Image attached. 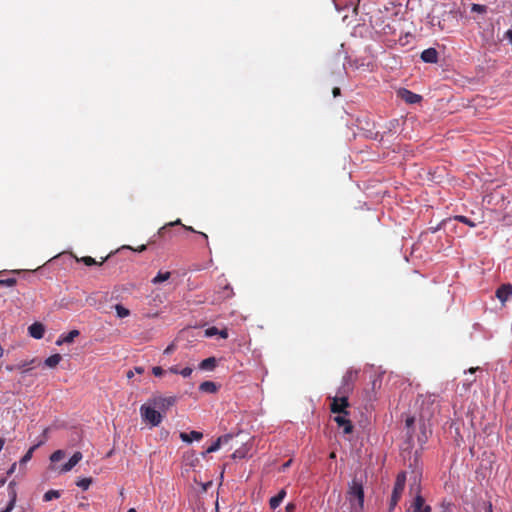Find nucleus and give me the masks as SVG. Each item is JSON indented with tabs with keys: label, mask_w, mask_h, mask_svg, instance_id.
<instances>
[{
	"label": "nucleus",
	"mask_w": 512,
	"mask_h": 512,
	"mask_svg": "<svg viewBox=\"0 0 512 512\" xmlns=\"http://www.w3.org/2000/svg\"><path fill=\"white\" fill-rule=\"evenodd\" d=\"M351 512H361L364 506V489L361 482L353 479L348 490Z\"/></svg>",
	"instance_id": "f257e3e1"
},
{
	"label": "nucleus",
	"mask_w": 512,
	"mask_h": 512,
	"mask_svg": "<svg viewBox=\"0 0 512 512\" xmlns=\"http://www.w3.org/2000/svg\"><path fill=\"white\" fill-rule=\"evenodd\" d=\"M416 492L415 497L413 498L408 511L410 512H431V506L425 504V499L420 494V485L415 483L411 485L410 492Z\"/></svg>",
	"instance_id": "f03ea898"
},
{
	"label": "nucleus",
	"mask_w": 512,
	"mask_h": 512,
	"mask_svg": "<svg viewBox=\"0 0 512 512\" xmlns=\"http://www.w3.org/2000/svg\"><path fill=\"white\" fill-rule=\"evenodd\" d=\"M405 484H406V473L405 472L398 473L394 487H393L392 495L390 498V504H389L390 510H393L397 506L399 500L402 497V494H403V491L405 488Z\"/></svg>",
	"instance_id": "7ed1b4c3"
},
{
	"label": "nucleus",
	"mask_w": 512,
	"mask_h": 512,
	"mask_svg": "<svg viewBox=\"0 0 512 512\" xmlns=\"http://www.w3.org/2000/svg\"><path fill=\"white\" fill-rule=\"evenodd\" d=\"M348 394L339 393L332 398L330 410L333 413L348 415L347 408L349 407Z\"/></svg>",
	"instance_id": "20e7f679"
},
{
	"label": "nucleus",
	"mask_w": 512,
	"mask_h": 512,
	"mask_svg": "<svg viewBox=\"0 0 512 512\" xmlns=\"http://www.w3.org/2000/svg\"><path fill=\"white\" fill-rule=\"evenodd\" d=\"M359 371L353 368H349L342 378V385L339 388V393L349 394L352 392L354 383L358 378Z\"/></svg>",
	"instance_id": "39448f33"
},
{
	"label": "nucleus",
	"mask_w": 512,
	"mask_h": 512,
	"mask_svg": "<svg viewBox=\"0 0 512 512\" xmlns=\"http://www.w3.org/2000/svg\"><path fill=\"white\" fill-rule=\"evenodd\" d=\"M142 417L149 422L152 426H158L162 421V415L159 411L146 405L140 408Z\"/></svg>",
	"instance_id": "423d86ee"
},
{
	"label": "nucleus",
	"mask_w": 512,
	"mask_h": 512,
	"mask_svg": "<svg viewBox=\"0 0 512 512\" xmlns=\"http://www.w3.org/2000/svg\"><path fill=\"white\" fill-rule=\"evenodd\" d=\"M175 225H181V226L183 227V229H185L186 231H190V232H193V233H198V234H200V235L203 237V239H204L206 242L208 241V236H207V234H205L204 232H198V231H196V230H195L193 227H191V226L183 225V224L181 223V220H180V219H177V220H175V221H173V222H170V223H168V224L164 225L163 227H161V228L159 229V231H158V235H159L160 237H165V235H166V233L169 231V229H170L171 227L175 226Z\"/></svg>",
	"instance_id": "0eeeda50"
},
{
	"label": "nucleus",
	"mask_w": 512,
	"mask_h": 512,
	"mask_svg": "<svg viewBox=\"0 0 512 512\" xmlns=\"http://www.w3.org/2000/svg\"><path fill=\"white\" fill-rule=\"evenodd\" d=\"M176 401H177V398L175 396H168V397L158 396V397L154 398L153 404L158 409H160L162 411H166L170 407H172L176 403Z\"/></svg>",
	"instance_id": "6e6552de"
},
{
	"label": "nucleus",
	"mask_w": 512,
	"mask_h": 512,
	"mask_svg": "<svg viewBox=\"0 0 512 512\" xmlns=\"http://www.w3.org/2000/svg\"><path fill=\"white\" fill-rule=\"evenodd\" d=\"M82 457L83 455L81 452H75L72 455V457L68 460V462H66L59 468V473H66L72 470L82 460Z\"/></svg>",
	"instance_id": "1a4fd4ad"
},
{
	"label": "nucleus",
	"mask_w": 512,
	"mask_h": 512,
	"mask_svg": "<svg viewBox=\"0 0 512 512\" xmlns=\"http://www.w3.org/2000/svg\"><path fill=\"white\" fill-rule=\"evenodd\" d=\"M398 95L401 97L402 100L409 104H416L422 100L421 95L413 93L412 91L407 89H400Z\"/></svg>",
	"instance_id": "9d476101"
},
{
	"label": "nucleus",
	"mask_w": 512,
	"mask_h": 512,
	"mask_svg": "<svg viewBox=\"0 0 512 512\" xmlns=\"http://www.w3.org/2000/svg\"><path fill=\"white\" fill-rule=\"evenodd\" d=\"M234 296L233 288L228 283H224L223 286L217 291L216 301H224Z\"/></svg>",
	"instance_id": "9b49d317"
},
{
	"label": "nucleus",
	"mask_w": 512,
	"mask_h": 512,
	"mask_svg": "<svg viewBox=\"0 0 512 512\" xmlns=\"http://www.w3.org/2000/svg\"><path fill=\"white\" fill-rule=\"evenodd\" d=\"M232 435L231 434H225L223 436H220L215 442H213L207 449L206 451L203 453V455L205 454H208V453H213V452H216L217 450H219V448L221 447V445L223 444H227L231 439H232Z\"/></svg>",
	"instance_id": "f8f14e48"
},
{
	"label": "nucleus",
	"mask_w": 512,
	"mask_h": 512,
	"mask_svg": "<svg viewBox=\"0 0 512 512\" xmlns=\"http://www.w3.org/2000/svg\"><path fill=\"white\" fill-rule=\"evenodd\" d=\"M347 415H341L339 414L334 418V421L338 424L339 427L343 428V432L345 434H350L353 432V424L352 422L346 418Z\"/></svg>",
	"instance_id": "ddd939ff"
},
{
	"label": "nucleus",
	"mask_w": 512,
	"mask_h": 512,
	"mask_svg": "<svg viewBox=\"0 0 512 512\" xmlns=\"http://www.w3.org/2000/svg\"><path fill=\"white\" fill-rule=\"evenodd\" d=\"M512 296V285L503 284L496 290V297L505 303Z\"/></svg>",
	"instance_id": "4468645a"
},
{
	"label": "nucleus",
	"mask_w": 512,
	"mask_h": 512,
	"mask_svg": "<svg viewBox=\"0 0 512 512\" xmlns=\"http://www.w3.org/2000/svg\"><path fill=\"white\" fill-rule=\"evenodd\" d=\"M420 58L425 63H437L438 52L435 48H428L422 51Z\"/></svg>",
	"instance_id": "2eb2a0df"
},
{
	"label": "nucleus",
	"mask_w": 512,
	"mask_h": 512,
	"mask_svg": "<svg viewBox=\"0 0 512 512\" xmlns=\"http://www.w3.org/2000/svg\"><path fill=\"white\" fill-rule=\"evenodd\" d=\"M29 335L35 339H41L45 333V327L40 322H35L28 328Z\"/></svg>",
	"instance_id": "dca6fc26"
},
{
	"label": "nucleus",
	"mask_w": 512,
	"mask_h": 512,
	"mask_svg": "<svg viewBox=\"0 0 512 512\" xmlns=\"http://www.w3.org/2000/svg\"><path fill=\"white\" fill-rule=\"evenodd\" d=\"M79 334L80 332L78 330H71L69 333L61 335L56 341V344L62 345L63 343H72L74 339L79 336Z\"/></svg>",
	"instance_id": "f3484780"
},
{
	"label": "nucleus",
	"mask_w": 512,
	"mask_h": 512,
	"mask_svg": "<svg viewBox=\"0 0 512 512\" xmlns=\"http://www.w3.org/2000/svg\"><path fill=\"white\" fill-rule=\"evenodd\" d=\"M180 438L184 442L191 443L193 440H201L203 438V434L199 431H191L190 433L182 432L180 433Z\"/></svg>",
	"instance_id": "a211bd4d"
},
{
	"label": "nucleus",
	"mask_w": 512,
	"mask_h": 512,
	"mask_svg": "<svg viewBox=\"0 0 512 512\" xmlns=\"http://www.w3.org/2000/svg\"><path fill=\"white\" fill-rule=\"evenodd\" d=\"M286 496V490L285 489H281L277 495H275L274 497H272L269 501V505H270V508L271 509H276L280 504L281 502L284 500Z\"/></svg>",
	"instance_id": "6ab92c4d"
},
{
	"label": "nucleus",
	"mask_w": 512,
	"mask_h": 512,
	"mask_svg": "<svg viewBox=\"0 0 512 512\" xmlns=\"http://www.w3.org/2000/svg\"><path fill=\"white\" fill-rule=\"evenodd\" d=\"M109 256H106V257H103L101 258V261H96L94 258L90 257V256H84V257H81L80 259H77L78 262H83L85 265L87 266H92V265H99L101 266L107 259H108Z\"/></svg>",
	"instance_id": "aec40b11"
},
{
	"label": "nucleus",
	"mask_w": 512,
	"mask_h": 512,
	"mask_svg": "<svg viewBox=\"0 0 512 512\" xmlns=\"http://www.w3.org/2000/svg\"><path fill=\"white\" fill-rule=\"evenodd\" d=\"M199 390L205 393H215L217 391V385L212 381H204L200 384Z\"/></svg>",
	"instance_id": "412c9836"
},
{
	"label": "nucleus",
	"mask_w": 512,
	"mask_h": 512,
	"mask_svg": "<svg viewBox=\"0 0 512 512\" xmlns=\"http://www.w3.org/2000/svg\"><path fill=\"white\" fill-rule=\"evenodd\" d=\"M216 366V359L214 357H209L202 360L199 364V368L202 370H213Z\"/></svg>",
	"instance_id": "4be33fe9"
},
{
	"label": "nucleus",
	"mask_w": 512,
	"mask_h": 512,
	"mask_svg": "<svg viewBox=\"0 0 512 512\" xmlns=\"http://www.w3.org/2000/svg\"><path fill=\"white\" fill-rule=\"evenodd\" d=\"M61 360L62 356L60 354H53L45 360V365L49 368H54L60 363Z\"/></svg>",
	"instance_id": "5701e85b"
},
{
	"label": "nucleus",
	"mask_w": 512,
	"mask_h": 512,
	"mask_svg": "<svg viewBox=\"0 0 512 512\" xmlns=\"http://www.w3.org/2000/svg\"><path fill=\"white\" fill-rule=\"evenodd\" d=\"M171 276L170 272H158V274L152 279L153 284H159L168 280Z\"/></svg>",
	"instance_id": "b1692460"
},
{
	"label": "nucleus",
	"mask_w": 512,
	"mask_h": 512,
	"mask_svg": "<svg viewBox=\"0 0 512 512\" xmlns=\"http://www.w3.org/2000/svg\"><path fill=\"white\" fill-rule=\"evenodd\" d=\"M114 308H115L116 314L119 318H125L130 315L129 309L125 308L121 304H116Z\"/></svg>",
	"instance_id": "393cba45"
},
{
	"label": "nucleus",
	"mask_w": 512,
	"mask_h": 512,
	"mask_svg": "<svg viewBox=\"0 0 512 512\" xmlns=\"http://www.w3.org/2000/svg\"><path fill=\"white\" fill-rule=\"evenodd\" d=\"M61 496V493L59 490H49L47 491L44 496H43V500L45 502H48V501H51L53 499H58L59 497Z\"/></svg>",
	"instance_id": "a878e982"
},
{
	"label": "nucleus",
	"mask_w": 512,
	"mask_h": 512,
	"mask_svg": "<svg viewBox=\"0 0 512 512\" xmlns=\"http://www.w3.org/2000/svg\"><path fill=\"white\" fill-rule=\"evenodd\" d=\"M41 444H42V442H40V443H38V444H36V445L32 446V447H31V448H30V449L25 453V455L21 458L20 463H21V464H24V463L28 462V461L32 458V455H33V452L35 451V449H36L37 447H39Z\"/></svg>",
	"instance_id": "bb28decb"
},
{
	"label": "nucleus",
	"mask_w": 512,
	"mask_h": 512,
	"mask_svg": "<svg viewBox=\"0 0 512 512\" xmlns=\"http://www.w3.org/2000/svg\"><path fill=\"white\" fill-rule=\"evenodd\" d=\"M92 478H81L76 482V485L80 487L82 490H87L92 484Z\"/></svg>",
	"instance_id": "cd10ccee"
},
{
	"label": "nucleus",
	"mask_w": 512,
	"mask_h": 512,
	"mask_svg": "<svg viewBox=\"0 0 512 512\" xmlns=\"http://www.w3.org/2000/svg\"><path fill=\"white\" fill-rule=\"evenodd\" d=\"M16 283V278H2V272H0V286L13 287Z\"/></svg>",
	"instance_id": "c85d7f7f"
},
{
	"label": "nucleus",
	"mask_w": 512,
	"mask_h": 512,
	"mask_svg": "<svg viewBox=\"0 0 512 512\" xmlns=\"http://www.w3.org/2000/svg\"><path fill=\"white\" fill-rule=\"evenodd\" d=\"M65 457V452L63 450H56L50 456L51 463H57Z\"/></svg>",
	"instance_id": "c756f323"
},
{
	"label": "nucleus",
	"mask_w": 512,
	"mask_h": 512,
	"mask_svg": "<svg viewBox=\"0 0 512 512\" xmlns=\"http://www.w3.org/2000/svg\"><path fill=\"white\" fill-rule=\"evenodd\" d=\"M15 503H16V493L13 491L11 493V499H10L8 505L6 506V508L1 510L0 512H11L15 506Z\"/></svg>",
	"instance_id": "7c9ffc66"
},
{
	"label": "nucleus",
	"mask_w": 512,
	"mask_h": 512,
	"mask_svg": "<svg viewBox=\"0 0 512 512\" xmlns=\"http://www.w3.org/2000/svg\"><path fill=\"white\" fill-rule=\"evenodd\" d=\"M471 11L484 14L487 12V6L481 4H472Z\"/></svg>",
	"instance_id": "2f4dec72"
},
{
	"label": "nucleus",
	"mask_w": 512,
	"mask_h": 512,
	"mask_svg": "<svg viewBox=\"0 0 512 512\" xmlns=\"http://www.w3.org/2000/svg\"><path fill=\"white\" fill-rule=\"evenodd\" d=\"M455 220L459 221V222H462L470 227H475L476 224L474 222H472L469 218H467L466 216H462V215H458L455 217Z\"/></svg>",
	"instance_id": "473e14b6"
},
{
	"label": "nucleus",
	"mask_w": 512,
	"mask_h": 512,
	"mask_svg": "<svg viewBox=\"0 0 512 512\" xmlns=\"http://www.w3.org/2000/svg\"><path fill=\"white\" fill-rule=\"evenodd\" d=\"M35 361H36L35 359H32V360H31V361H29V362H28V361L21 362L20 364H18V365L16 366V368H17V369H22V371H23V372H27V371H28V369H24V368H25L26 366H28V365L33 364Z\"/></svg>",
	"instance_id": "72a5a7b5"
},
{
	"label": "nucleus",
	"mask_w": 512,
	"mask_h": 512,
	"mask_svg": "<svg viewBox=\"0 0 512 512\" xmlns=\"http://www.w3.org/2000/svg\"><path fill=\"white\" fill-rule=\"evenodd\" d=\"M436 401V398L434 395H428L425 397V399L422 401V407L425 405V404H431V405H434Z\"/></svg>",
	"instance_id": "f704fd0d"
},
{
	"label": "nucleus",
	"mask_w": 512,
	"mask_h": 512,
	"mask_svg": "<svg viewBox=\"0 0 512 512\" xmlns=\"http://www.w3.org/2000/svg\"><path fill=\"white\" fill-rule=\"evenodd\" d=\"M218 332H219V330L216 327H210V328L206 329L205 334L208 337H212V336L218 334Z\"/></svg>",
	"instance_id": "c9c22d12"
},
{
	"label": "nucleus",
	"mask_w": 512,
	"mask_h": 512,
	"mask_svg": "<svg viewBox=\"0 0 512 512\" xmlns=\"http://www.w3.org/2000/svg\"><path fill=\"white\" fill-rule=\"evenodd\" d=\"M193 372V369L190 368V367H185L183 369H181L180 371V375H182L183 377H189Z\"/></svg>",
	"instance_id": "e433bc0d"
},
{
	"label": "nucleus",
	"mask_w": 512,
	"mask_h": 512,
	"mask_svg": "<svg viewBox=\"0 0 512 512\" xmlns=\"http://www.w3.org/2000/svg\"><path fill=\"white\" fill-rule=\"evenodd\" d=\"M164 372H165V371H164L161 367H159V366L153 367V369H152V373H153L156 377H158V376H162V375L164 374Z\"/></svg>",
	"instance_id": "4c0bfd02"
},
{
	"label": "nucleus",
	"mask_w": 512,
	"mask_h": 512,
	"mask_svg": "<svg viewBox=\"0 0 512 512\" xmlns=\"http://www.w3.org/2000/svg\"><path fill=\"white\" fill-rule=\"evenodd\" d=\"M174 350H175V345L172 343V344H170V345H168V346L166 347V349L164 350V354L169 355V354H171Z\"/></svg>",
	"instance_id": "58836bf2"
},
{
	"label": "nucleus",
	"mask_w": 512,
	"mask_h": 512,
	"mask_svg": "<svg viewBox=\"0 0 512 512\" xmlns=\"http://www.w3.org/2000/svg\"><path fill=\"white\" fill-rule=\"evenodd\" d=\"M296 509V505L294 503H288L285 507L286 512H293Z\"/></svg>",
	"instance_id": "ea45409f"
},
{
	"label": "nucleus",
	"mask_w": 512,
	"mask_h": 512,
	"mask_svg": "<svg viewBox=\"0 0 512 512\" xmlns=\"http://www.w3.org/2000/svg\"><path fill=\"white\" fill-rule=\"evenodd\" d=\"M180 371H181V369H179L178 366H171L168 369V372L173 373V374H180Z\"/></svg>",
	"instance_id": "a19ab883"
},
{
	"label": "nucleus",
	"mask_w": 512,
	"mask_h": 512,
	"mask_svg": "<svg viewBox=\"0 0 512 512\" xmlns=\"http://www.w3.org/2000/svg\"><path fill=\"white\" fill-rule=\"evenodd\" d=\"M218 335L221 338L226 339L228 337V330L227 329L219 330Z\"/></svg>",
	"instance_id": "79ce46f5"
},
{
	"label": "nucleus",
	"mask_w": 512,
	"mask_h": 512,
	"mask_svg": "<svg viewBox=\"0 0 512 512\" xmlns=\"http://www.w3.org/2000/svg\"><path fill=\"white\" fill-rule=\"evenodd\" d=\"M291 462H292V460H288L287 462H285V463L281 466L280 470H281V471H285V470H286V469L291 465Z\"/></svg>",
	"instance_id": "37998d69"
},
{
	"label": "nucleus",
	"mask_w": 512,
	"mask_h": 512,
	"mask_svg": "<svg viewBox=\"0 0 512 512\" xmlns=\"http://www.w3.org/2000/svg\"><path fill=\"white\" fill-rule=\"evenodd\" d=\"M332 92H333V96L337 97L338 95H340V88L335 87V88H333Z\"/></svg>",
	"instance_id": "c03bdc74"
},
{
	"label": "nucleus",
	"mask_w": 512,
	"mask_h": 512,
	"mask_svg": "<svg viewBox=\"0 0 512 512\" xmlns=\"http://www.w3.org/2000/svg\"><path fill=\"white\" fill-rule=\"evenodd\" d=\"M414 423V418L409 417L406 419V425L410 427Z\"/></svg>",
	"instance_id": "a18cd8bd"
},
{
	"label": "nucleus",
	"mask_w": 512,
	"mask_h": 512,
	"mask_svg": "<svg viewBox=\"0 0 512 512\" xmlns=\"http://www.w3.org/2000/svg\"><path fill=\"white\" fill-rule=\"evenodd\" d=\"M506 37L512 43V30L511 29L506 32Z\"/></svg>",
	"instance_id": "49530a36"
},
{
	"label": "nucleus",
	"mask_w": 512,
	"mask_h": 512,
	"mask_svg": "<svg viewBox=\"0 0 512 512\" xmlns=\"http://www.w3.org/2000/svg\"><path fill=\"white\" fill-rule=\"evenodd\" d=\"M146 250V245H141L139 248L135 249V251L142 252Z\"/></svg>",
	"instance_id": "de8ad7c7"
},
{
	"label": "nucleus",
	"mask_w": 512,
	"mask_h": 512,
	"mask_svg": "<svg viewBox=\"0 0 512 512\" xmlns=\"http://www.w3.org/2000/svg\"><path fill=\"white\" fill-rule=\"evenodd\" d=\"M126 376H127V378H129V379H130V378H132V377L134 376L133 371H132V370H129V371L127 372Z\"/></svg>",
	"instance_id": "09e8293b"
},
{
	"label": "nucleus",
	"mask_w": 512,
	"mask_h": 512,
	"mask_svg": "<svg viewBox=\"0 0 512 512\" xmlns=\"http://www.w3.org/2000/svg\"><path fill=\"white\" fill-rule=\"evenodd\" d=\"M15 467H16V464L14 463V464L12 465V467L10 468V470L8 471V474L13 473V472H14V470H15Z\"/></svg>",
	"instance_id": "8fccbe9b"
},
{
	"label": "nucleus",
	"mask_w": 512,
	"mask_h": 512,
	"mask_svg": "<svg viewBox=\"0 0 512 512\" xmlns=\"http://www.w3.org/2000/svg\"><path fill=\"white\" fill-rule=\"evenodd\" d=\"M329 458L330 459H335L336 458V453L335 452H331L330 455H329Z\"/></svg>",
	"instance_id": "3c124183"
},
{
	"label": "nucleus",
	"mask_w": 512,
	"mask_h": 512,
	"mask_svg": "<svg viewBox=\"0 0 512 512\" xmlns=\"http://www.w3.org/2000/svg\"><path fill=\"white\" fill-rule=\"evenodd\" d=\"M354 65H355V67H356L357 69H359V68H360V65L358 64V61H357V60H356V61H354ZM361 66H363V64H361Z\"/></svg>",
	"instance_id": "603ef678"
},
{
	"label": "nucleus",
	"mask_w": 512,
	"mask_h": 512,
	"mask_svg": "<svg viewBox=\"0 0 512 512\" xmlns=\"http://www.w3.org/2000/svg\"><path fill=\"white\" fill-rule=\"evenodd\" d=\"M14 368H16V366H7L6 369L9 370V371H12L14 370Z\"/></svg>",
	"instance_id": "864d4df0"
},
{
	"label": "nucleus",
	"mask_w": 512,
	"mask_h": 512,
	"mask_svg": "<svg viewBox=\"0 0 512 512\" xmlns=\"http://www.w3.org/2000/svg\"><path fill=\"white\" fill-rule=\"evenodd\" d=\"M478 369H479L478 367H476V368H470V369H469V372H470V373H474V372H475L476 370H478Z\"/></svg>",
	"instance_id": "5fc2aeb1"
},
{
	"label": "nucleus",
	"mask_w": 512,
	"mask_h": 512,
	"mask_svg": "<svg viewBox=\"0 0 512 512\" xmlns=\"http://www.w3.org/2000/svg\"><path fill=\"white\" fill-rule=\"evenodd\" d=\"M136 371H137L138 373H142V372H143V369H142V368H136Z\"/></svg>",
	"instance_id": "6e6d98bb"
},
{
	"label": "nucleus",
	"mask_w": 512,
	"mask_h": 512,
	"mask_svg": "<svg viewBox=\"0 0 512 512\" xmlns=\"http://www.w3.org/2000/svg\"><path fill=\"white\" fill-rule=\"evenodd\" d=\"M127 512H136V510L134 508H131Z\"/></svg>",
	"instance_id": "4d7b16f0"
},
{
	"label": "nucleus",
	"mask_w": 512,
	"mask_h": 512,
	"mask_svg": "<svg viewBox=\"0 0 512 512\" xmlns=\"http://www.w3.org/2000/svg\"><path fill=\"white\" fill-rule=\"evenodd\" d=\"M0 352H1L0 356H2V354H3V349L2 348H0Z\"/></svg>",
	"instance_id": "13d9d810"
},
{
	"label": "nucleus",
	"mask_w": 512,
	"mask_h": 512,
	"mask_svg": "<svg viewBox=\"0 0 512 512\" xmlns=\"http://www.w3.org/2000/svg\"><path fill=\"white\" fill-rule=\"evenodd\" d=\"M489 512H492L491 510Z\"/></svg>",
	"instance_id": "bf43d9fd"
},
{
	"label": "nucleus",
	"mask_w": 512,
	"mask_h": 512,
	"mask_svg": "<svg viewBox=\"0 0 512 512\" xmlns=\"http://www.w3.org/2000/svg\"><path fill=\"white\" fill-rule=\"evenodd\" d=\"M361 512H363V511H361Z\"/></svg>",
	"instance_id": "052dcab7"
}]
</instances>
